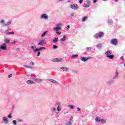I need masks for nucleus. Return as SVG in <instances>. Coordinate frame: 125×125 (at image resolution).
Wrapping results in <instances>:
<instances>
[{"instance_id":"1","label":"nucleus","mask_w":125,"mask_h":125,"mask_svg":"<svg viewBox=\"0 0 125 125\" xmlns=\"http://www.w3.org/2000/svg\"><path fill=\"white\" fill-rule=\"evenodd\" d=\"M61 23H58L56 25V26L53 28V31L56 32L57 35H61V32L59 31L61 30Z\"/></svg>"},{"instance_id":"42","label":"nucleus","mask_w":125,"mask_h":125,"mask_svg":"<svg viewBox=\"0 0 125 125\" xmlns=\"http://www.w3.org/2000/svg\"><path fill=\"white\" fill-rule=\"evenodd\" d=\"M83 0H79V2L80 3V4H82L83 3Z\"/></svg>"},{"instance_id":"53","label":"nucleus","mask_w":125,"mask_h":125,"mask_svg":"<svg viewBox=\"0 0 125 125\" xmlns=\"http://www.w3.org/2000/svg\"><path fill=\"white\" fill-rule=\"evenodd\" d=\"M55 111H56V108H54L53 109V112H55Z\"/></svg>"},{"instance_id":"20","label":"nucleus","mask_w":125,"mask_h":125,"mask_svg":"<svg viewBox=\"0 0 125 125\" xmlns=\"http://www.w3.org/2000/svg\"><path fill=\"white\" fill-rule=\"evenodd\" d=\"M3 120L5 125H7V124H8V123H9V121H8V120H7V118H5V117H3Z\"/></svg>"},{"instance_id":"63","label":"nucleus","mask_w":125,"mask_h":125,"mask_svg":"<svg viewBox=\"0 0 125 125\" xmlns=\"http://www.w3.org/2000/svg\"><path fill=\"white\" fill-rule=\"evenodd\" d=\"M10 30V29L8 28L7 30V31H9Z\"/></svg>"},{"instance_id":"57","label":"nucleus","mask_w":125,"mask_h":125,"mask_svg":"<svg viewBox=\"0 0 125 125\" xmlns=\"http://www.w3.org/2000/svg\"><path fill=\"white\" fill-rule=\"evenodd\" d=\"M115 2H118L119 1V0H113Z\"/></svg>"},{"instance_id":"23","label":"nucleus","mask_w":125,"mask_h":125,"mask_svg":"<svg viewBox=\"0 0 125 125\" xmlns=\"http://www.w3.org/2000/svg\"><path fill=\"white\" fill-rule=\"evenodd\" d=\"M58 42V38H55L52 41V42H53L54 43H55V42Z\"/></svg>"},{"instance_id":"22","label":"nucleus","mask_w":125,"mask_h":125,"mask_svg":"<svg viewBox=\"0 0 125 125\" xmlns=\"http://www.w3.org/2000/svg\"><path fill=\"white\" fill-rule=\"evenodd\" d=\"M66 35H64L62 38L61 39V42H65L66 41Z\"/></svg>"},{"instance_id":"6","label":"nucleus","mask_w":125,"mask_h":125,"mask_svg":"<svg viewBox=\"0 0 125 125\" xmlns=\"http://www.w3.org/2000/svg\"><path fill=\"white\" fill-rule=\"evenodd\" d=\"M70 8L73 10H77L79 8V6L77 4H73L70 5Z\"/></svg>"},{"instance_id":"41","label":"nucleus","mask_w":125,"mask_h":125,"mask_svg":"<svg viewBox=\"0 0 125 125\" xmlns=\"http://www.w3.org/2000/svg\"><path fill=\"white\" fill-rule=\"evenodd\" d=\"M8 118H9V119H12V116H11V114H9V115H8Z\"/></svg>"},{"instance_id":"56","label":"nucleus","mask_w":125,"mask_h":125,"mask_svg":"<svg viewBox=\"0 0 125 125\" xmlns=\"http://www.w3.org/2000/svg\"><path fill=\"white\" fill-rule=\"evenodd\" d=\"M109 21H110L109 19L108 20L107 23L108 24H109V25H110V22H109Z\"/></svg>"},{"instance_id":"8","label":"nucleus","mask_w":125,"mask_h":125,"mask_svg":"<svg viewBox=\"0 0 125 125\" xmlns=\"http://www.w3.org/2000/svg\"><path fill=\"white\" fill-rule=\"evenodd\" d=\"M6 44L4 43L0 45V49L1 50H6Z\"/></svg>"},{"instance_id":"44","label":"nucleus","mask_w":125,"mask_h":125,"mask_svg":"<svg viewBox=\"0 0 125 125\" xmlns=\"http://www.w3.org/2000/svg\"><path fill=\"white\" fill-rule=\"evenodd\" d=\"M40 55H41V52H38L37 56H40Z\"/></svg>"},{"instance_id":"9","label":"nucleus","mask_w":125,"mask_h":125,"mask_svg":"<svg viewBox=\"0 0 125 125\" xmlns=\"http://www.w3.org/2000/svg\"><path fill=\"white\" fill-rule=\"evenodd\" d=\"M32 80L34 81V82H36V83H42V79H41L40 78H32Z\"/></svg>"},{"instance_id":"50","label":"nucleus","mask_w":125,"mask_h":125,"mask_svg":"<svg viewBox=\"0 0 125 125\" xmlns=\"http://www.w3.org/2000/svg\"><path fill=\"white\" fill-rule=\"evenodd\" d=\"M74 13L70 14V16H71V17H73V16H74Z\"/></svg>"},{"instance_id":"13","label":"nucleus","mask_w":125,"mask_h":125,"mask_svg":"<svg viewBox=\"0 0 125 125\" xmlns=\"http://www.w3.org/2000/svg\"><path fill=\"white\" fill-rule=\"evenodd\" d=\"M48 81H49V82H51V83H59L58 82L53 80V79H47Z\"/></svg>"},{"instance_id":"37","label":"nucleus","mask_w":125,"mask_h":125,"mask_svg":"<svg viewBox=\"0 0 125 125\" xmlns=\"http://www.w3.org/2000/svg\"><path fill=\"white\" fill-rule=\"evenodd\" d=\"M30 66H34V65H35V62H30Z\"/></svg>"},{"instance_id":"31","label":"nucleus","mask_w":125,"mask_h":125,"mask_svg":"<svg viewBox=\"0 0 125 125\" xmlns=\"http://www.w3.org/2000/svg\"><path fill=\"white\" fill-rule=\"evenodd\" d=\"M100 123H101V124H105L106 120L105 119H101Z\"/></svg>"},{"instance_id":"17","label":"nucleus","mask_w":125,"mask_h":125,"mask_svg":"<svg viewBox=\"0 0 125 125\" xmlns=\"http://www.w3.org/2000/svg\"><path fill=\"white\" fill-rule=\"evenodd\" d=\"M26 83L27 84H35V82H34L33 81H32L31 80H27L26 82Z\"/></svg>"},{"instance_id":"38","label":"nucleus","mask_w":125,"mask_h":125,"mask_svg":"<svg viewBox=\"0 0 125 125\" xmlns=\"http://www.w3.org/2000/svg\"><path fill=\"white\" fill-rule=\"evenodd\" d=\"M72 125V122H71V121H69L66 123V125Z\"/></svg>"},{"instance_id":"5","label":"nucleus","mask_w":125,"mask_h":125,"mask_svg":"<svg viewBox=\"0 0 125 125\" xmlns=\"http://www.w3.org/2000/svg\"><path fill=\"white\" fill-rule=\"evenodd\" d=\"M110 43L112 44V45H118V40L116 39H113L111 40Z\"/></svg>"},{"instance_id":"21","label":"nucleus","mask_w":125,"mask_h":125,"mask_svg":"<svg viewBox=\"0 0 125 125\" xmlns=\"http://www.w3.org/2000/svg\"><path fill=\"white\" fill-rule=\"evenodd\" d=\"M44 43V40H42L40 41V42L38 43V45H42Z\"/></svg>"},{"instance_id":"19","label":"nucleus","mask_w":125,"mask_h":125,"mask_svg":"<svg viewBox=\"0 0 125 125\" xmlns=\"http://www.w3.org/2000/svg\"><path fill=\"white\" fill-rule=\"evenodd\" d=\"M48 33V31H45L41 35V38H44L46 36V34Z\"/></svg>"},{"instance_id":"2","label":"nucleus","mask_w":125,"mask_h":125,"mask_svg":"<svg viewBox=\"0 0 125 125\" xmlns=\"http://www.w3.org/2000/svg\"><path fill=\"white\" fill-rule=\"evenodd\" d=\"M33 50V52L36 53V52H38V51H41L42 50H45V47H41L40 48H36V46H33V44H31V46L30 47Z\"/></svg>"},{"instance_id":"48","label":"nucleus","mask_w":125,"mask_h":125,"mask_svg":"<svg viewBox=\"0 0 125 125\" xmlns=\"http://www.w3.org/2000/svg\"><path fill=\"white\" fill-rule=\"evenodd\" d=\"M69 121H73V116H71L69 119Z\"/></svg>"},{"instance_id":"26","label":"nucleus","mask_w":125,"mask_h":125,"mask_svg":"<svg viewBox=\"0 0 125 125\" xmlns=\"http://www.w3.org/2000/svg\"><path fill=\"white\" fill-rule=\"evenodd\" d=\"M79 55H78V54H76V55H73L71 56V58L72 59H74V58H77V57H78Z\"/></svg>"},{"instance_id":"25","label":"nucleus","mask_w":125,"mask_h":125,"mask_svg":"<svg viewBox=\"0 0 125 125\" xmlns=\"http://www.w3.org/2000/svg\"><path fill=\"white\" fill-rule=\"evenodd\" d=\"M101 120V119H100L99 117H97L95 118V121H96V122H97V123H100Z\"/></svg>"},{"instance_id":"24","label":"nucleus","mask_w":125,"mask_h":125,"mask_svg":"<svg viewBox=\"0 0 125 125\" xmlns=\"http://www.w3.org/2000/svg\"><path fill=\"white\" fill-rule=\"evenodd\" d=\"M23 67H24V68H28V69H34V68H33V67L30 66L29 65H23Z\"/></svg>"},{"instance_id":"60","label":"nucleus","mask_w":125,"mask_h":125,"mask_svg":"<svg viewBox=\"0 0 125 125\" xmlns=\"http://www.w3.org/2000/svg\"><path fill=\"white\" fill-rule=\"evenodd\" d=\"M68 2H71V0H68Z\"/></svg>"},{"instance_id":"10","label":"nucleus","mask_w":125,"mask_h":125,"mask_svg":"<svg viewBox=\"0 0 125 125\" xmlns=\"http://www.w3.org/2000/svg\"><path fill=\"white\" fill-rule=\"evenodd\" d=\"M80 59L81 61H83V62H86L88 59H90V57L85 58L84 57H82Z\"/></svg>"},{"instance_id":"30","label":"nucleus","mask_w":125,"mask_h":125,"mask_svg":"<svg viewBox=\"0 0 125 125\" xmlns=\"http://www.w3.org/2000/svg\"><path fill=\"white\" fill-rule=\"evenodd\" d=\"M88 17L86 16L83 17L82 18V22H84V21H85V20H86V19H87Z\"/></svg>"},{"instance_id":"11","label":"nucleus","mask_w":125,"mask_h":125,"mask_svg":"<svg viewBox=\"0 0 125 125\" xmlns=\"http://www.w3.org/2000/svg\"><path fill=\"white\" fill-rule=\"evenodd\" d=\"M62 59L55 58L53 59L52 62H62Z\"/></svg>"},{"instance_id":"18","label":"nucleus","mask_w":125,"mask_h":125,"mask_svg":"<svg viewBox=\"0 0 125 125\" xmlns=\"http://www.w3.org/2000/svg\"><path fill=\"white\" fill-rule=\"evenodd\" d=\"M105 55L107 57V58H109L110 59V51L108 50L107 52L105 53Z\"/></svg>"},{"instance_id":"28","label":"nucleus","mask_w":125,"mask_h":125,"mask_svg":"<svg viewBox=\"0 0 125 125\" xmlns=\"http://www.w3.org/2000/svg\"><path fill=\"white\" fill-rule=\"evenodd\" d=\"M4 42L5 43H9V42H10V40H9V39H5L4 40Z\"/></svg>"},{"instance_id":"14","label":"nucleus","mask_w":125,"mask_h":125,"mask_svg":"<svg viewBox=\"0 0 125 125\" xmlns=\"http://www.w3.org/2000/svg\"><path fill=\"white\" fill-rule=\"evenodd\" d=\"M91 49H92V47H87L85 48V50L86 52H90V51H91Z\"/></svg>"},{"instance_id":"7","label":"nucleus","mask_w":125,"mask_h":125,"mask_svg":"<svg viewBox=\"0 0 125 125\" xmlns=\"http://www.w3.org/2000/svg\"><path fill=\"white\" fill-rule=\"evenodd\" d=\"M41 19H44L45 20H47L48 19V15L46 14H43L41 15Z\"/></svg>"},{"instance_id":"40","label":"nucleus","mask_w":125,"mask_h":125,"mask_svg":"<svg viewBox=\"0 0 125 125\" xmlns=\"http://www.w3.org/2000/svg\"><path fill=\"white\" fill-rule=\"evenodd\" d=\"M18 123H22V120L21 119H18L17 120Z\"/></svg>"},{"instance_id":"51","label":"nucleus","mask_w":125,"mask_h":125,"mask_svg":"<svg viewBox=\"0 0 125 125\" xmlns=\"http://www.w3.org/2000/svg\"><path fill=\"white\" fill-rule=\"evenodd\" d=\"M114 83V81H110V83Z\"/></svg>"},{"instance_id":"35","label":"nucleus","mask_w":125,"mask_h":125,"mask_svg":"<svg viewBox=\"0 0 125 125\" xmlns=\"http://www.w3.org/2000/svg\"><path fill=\"white\" fill-rule=\"evenodd\" d=\"M69 108H71V110H73L74 109V105H69Z\"/></svg>"},{"instance_id":"33","label":"nucleus","mask_w":125,"mask_h":125,"mask_svg":"<svg viewBox=\"0 0 125 125\" xmlns=\"http://www.w3.org/2000/svg\"><path fill=\"white\" fill-rule=\"evenodd\" d=\"M12 123H13V124L14 125H17V121L16 120H13L12 121Z\"/></svg>"},{"instance_id":"15","label":"nucleus","mask_w":125,"mask_h":125,"mask_svg":"<svg viewBox=\"0 0 125 125\" xmlns=\"http://www.w3.org/2000/svg\"><path fill=\"white\" fill-rule=\"evenodd\" d=\"M12 22V21L10 20V21H8V22L4 24L3 25V26H4L5 27H7V26H9V25H11Z\"/></svg>"},{"instance_id":"3","label":"nucleus","mask_w":125,"mask_h":125,"mask_svg":"<svg viewBox=\"0 0 125 125\" xmlns=\"http://www.w3.org/2000/svg\"><path fill=\"white\" fill-rule=\"evenodd\" d=\"M103 37H104V32H99L93 35L94 39H96V40L101 39Z\"/></svg>"},{"instance_id":"62","label":"nucleus","mask_w":125,"mask_h":125,"mask_svg":"<svg viewBox=\"0 0 125 125\" xmlns=\"http://www.w3.org/2000/svg\"><path fill=\"white\" fill-rule=\"evenodd\" d=\"M110 54H112V51H110Z\"/></svg>"},{"instance_id":"36","label":"nucleus","mask_w":125,"mask_h":125,"mask_svg":"<svg viewBox=\"0 0 125 125\" xmlns=\"http://www.w3.org/2000/svg\"><path fill=\"white\" fill-rule=\"evenodd\" d=\"M115 56L114 55H110V59H113Z\"/></svg>"},{"instance_id":"61","label":"nucleus","mask_w":125,"mask_h":125,"mask_svg":"<svg viewBox=\"0 0 125 125\" xmlns=\"http://www.w3.org/2000/svg\"><path fill=\"white\" fill-rule=\"evenodd\" d=\"M59 1H62V0H58Z\"/></svg>"},{"instance_id":"45","label":"nucleus","mask_w":125,"mask_h":125,"mask_svg":"<svg viewBox=\"0 0 125 125\" xmlns=\"http://www.w3.org/2000/svg\"><path fill=\"white\" fill-rule=\"evenodd\" d=\"M93 3H96V2H97V0H93Z\"/></svg>"},{"instance_id":"54","label":"nucleus","mask_w":125,"mask_h":125,"mask_svg":"<svg viewBox=\"0 0 125 125\" xmlns=\"http://www.w3.org/2000/svg\"><path fill=\"white\" fill-rule=\"evenodd\" d=\"M110 24H113V21L112 20L110 21Z\"/></svg>"},{"instance_id":"59","label":"nucleus","mask_w":125,"mask_h":125,"mask_svg":"<svg viewBox=\"0 0 125 125\" xmlns=\"http://www.w3.org/2000/svg\"><path fill=\"white\" fill-rule=\"evenodd\" d=\"M26 76H27V77H29V76H31V75H30V74H27Z\"/></svg>"},{"instance_id":"27","label":"nucleus","mask_w":125,"mask_h":125,"mask_svg":"<svg viewBox=\"0 0 125 125\" xmlns=\"http://www.w3.org/2000/svg\"><path fill=\"white\" fill-rule=\"evenodd\" d=\"M7 35H14V32H6Z\"/></svg>"},{"instance_id":"43","label":"nucleus","mask_w":125,"mask_h":125,"mask_svg":"<svg viewBox=\"0 0 125 125\" xmlns=\"http://www.w3.org/2000/svg\"><path fill=\"white\" fill-rule=\"evenodd\" d=\"M1 24H4H4H5V23H4V20H2L1 21Z\"/></svg>"},{"instance_id":"46","label":"nucleus","mask_w":125,"mask_h":125,"mask_svg":"<svg viewBox=\"0 0 125 125\" xmlns=\"http://www.w3.org/2000/svg\"><path fill=\"white\" fill-rule=\"evenodd\" d=\"M11 77H12V74H10L8 76V78H11Z\"/></svg>"},{"instance_id":"55","label":"nucleus","mask_w":125,"mask_h":125,"mask_svg":"<svg viewBox=\"0 0 125 125\" xmlns=\"http://www.w3.org/2000/svg\"><path fill=\"white\" fill-rule=\"evenodd\" d=\"M120 60H124V57H121L120 58Z\"/></svg>"},{"instance_id":"16","label":"nucleus","mask_w":125,"mask_h":125,"mask_svg":"<svg viewBox=\"0 0 125 125\" xmlns=\"http://www.w3.org/2000/svg\"><path fill=\"white\" fill-rule=\"evenodd\" d=\"M61 70H62L63 71H66L67 72V71H69V68L65 66L61 67Z\"/></svg>"},{"instance_id":"4","label":"nucleus","mask_w":125,"mask_h":125,"mask_svg":"<svg viewBox=\"0 0 125 125\" xmlns=\"http://www.w3.org/2000/svg\"><path fill=\"white\" fill-rule=\"evenodd\" d=\"M119 77H120V72H119V71L116 70L115 72V74L113 76V80H117L119 79Z\"/></svg>"},{"instance_id":"52","label":"nucleus","mask_w":125,"mask_h":125,"mask_svg":"<svg viewBox=\"0 0 125 125\" xmlns=\"http://www.w3.org/2000/svg\"><path fill=\"white\" fill-rule=\"evenodd\" d=\"M17 42L16 41H14L12 42V43H13V44H15V43H16Z\"/></svg>"},{"instance_id":"34","label":"nucleus","mask_w":125,"mask_h":125,"mask_svg":"<svg viewBox=\"0 0 125 125\" xmlns=\"http://www.w3.org/2000/svg\"><path fill=\"white\" fill-rule=\"evenodd\" d=\"M83 7H85V8H88V7H89V5H88V4L84 3L83 5Z\"/></svg>"},{"instance_id":"39","label":"nucleus","mask_w":125,"mask_h":125,"mask_svg":"<svg viewBox=\"0 0 125 125\" xmlns=\"http://www.w3.org/2000/svg\"><path fill=\"white\" fill-rule=\"evenodd\" d=\"M86 2L87 3V4H90V1H89V0H86Z\"/></svg>"},{"instance_id":"12","label":"nucleus","mask_w":125,"mask_h":125,"mask_svg":"<svg viewBox=\"0 0 125 125\" xmlns=\"http://www.w3.org/2000/svg\"><path fill=\"white\" fill-rule=\"evenodd\" d=\"M96 48L98 49H101L102 48V43H100L96 45Z\"/></svg>"},{"instance_id":"58","label":"nucleus","mask_w":125,"mask_h":125,"mask_svg":"<svg viewBox=\"0 0 125 125\" xmlns=\"http://www.w3.org/2000/svg\"><path fill=\"white\" fill-rule=\"evenodd\" d=\"M58 114H59L58 112H56V115H58Z\"/></svg>"},{"instance_id":"49","label":"nucleus","mask_w":125,"mask_h":125,"mask_svg":"<svg viewBox=\"0 0 125 125\" xmlns=\"http://www.w3.org/2000/svg\"><path fill=\"white\" fill-rule=\"evenodd\" d=\"M77 111L80 112V111H81V108H79V107H78V108H77Z\"/></svg>"},{"instance_id":"47","label":"nucleus","mask_w":125,"mask_h":125,"mask_svg":"<svg viewBox=\"0 0 125 125\" xmlns=\"http://www.w3.org/2000/svg\"><path fill=\"white\" fill-rule=\"evenodd\" d=\"M66 29L67 30H69V29H70V25H67V27H66Z\"/></svg>"},{"instance_id":"32","label":"nucleus","mask_w":125,"mask_h":125,"mask_svg":"<svg viewBox=\"0 0 125 125\" xmlns=\"http://www.w3.org/2000/svg\"><path fill=\"white\" fill-rule=\"evenodd\" d=\"M52 48H53V49H56L58 48V46H57V45H53Z\"/></svg>"},{"instance_id":"29","label":"nucleus","mask_w":125,"mask_h":125,"mask_svg":"<svg viewBox=\"0 0 125 125\" xmlns=\"http://www.w3.org/2000/svg\"><path fill=\"white\" fill-rule=\"evenodd\" d=\"M57 111H58V112H60V111H61V106H58V107H57Z\"/></svg>"},{"instance_id":"64","label":"nucleus","mask_w":125,"mask_h":125,"mask_svg":"<svg viewBox=\"0 0 125 125\" xmlns=\"http://www.w3.org/2000/svg\"><path fill=\"white\" fill-rule=\"evenodd\" d=\"M74 72L75 73H77V71H74Z\"/></svg>"}]
</instances>
